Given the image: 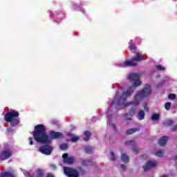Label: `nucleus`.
I'll use <instances>...</instances> for the list:
<instances>
[{
	"label": "nucleus",
	"mask_w": 177,
	"mask_h": 177,
	"mask_svg": "<svg viewBox=\"0 0 177 177\" xmlns=\"http://www.w3.org/2000/svg\"><path fill=\"white\" fill-rule=\"evenodd\" d=\"M175 97H176V95H175V94H170L168 95L169 99L174 100V99H175Z\"/></svg>",
	"instance_id": "obj_29"
},
{
	"label": "nucleus",
	"mask_w": 177,
	"mask_h": 177,
	"mask_svg": "<svg viewBox=\"0 0 177 177\" xmlns=\"http://www.w3.org/2000/svg\"><path fill=\"white\" fill-rule=\"evenodd\" d=\"M154 154L156 156V157H162V156H164V151L159 150L155 152Z\"/></svg>",
	"instance_id": "obj_19"
},
{
	"label": "nucleus",
	"mask_w": 177,
	"mask_h": 177,
	"mask_svg": "<svg viewBox=\"0 0 177 177\" xmlns=\"http://www.w3.org/2000/svg\"><path fill=\"white\" fill-rule=\"evenodd\" d=\"M156 68H157V70H159L160 71H164L165 70V67H164L162 65H157Z\"/></svg>",
	"instance_id": "obj_22"
},
{
	"label": "nucleus",
	"mask_w": 177,
	"mask_h": 177,
	"mask_svg": "<svg viewBox=\"0 0 177 177\" xmlns=\"http://www.w3.org/2000/svg\"><path fill=\"white\" fill-rule=\"evenodd\" d=\"M175 160H177V155L174 157Z\"/></svg>",
	"instance_id": "obj_42"
},
{
	"label": "nucleus",
	"mask_w": 177,
	"mask_h": 177,
	"mask_svg": "<svg viewBox=\"0 0 177 177\" xmlns=\"http://www.w3.org/2000/svg\"><path fill=\"white\" fill-rule=\"evenodd\" d=\"M129 80H130V81H131L133 83V86L124 91L119 99L117 98L116 96L115 97V100L111 103V106H113L117 102L116 104L118 106H121L122 107H128V106L138 107L140 102L143 100V97L149 96V95H151V86L149 84H146L143 91H138L136 93L133 102L125 103L127 98L129 97V96L133 93L135 88H136V86H139L140 84H142V82H140V80H139L138 73H132L129 75Z\"/></svg>",
	"instance_id": "obj_1"
},
{
	"label": "nucleus",
	"mask_w": 177,
	"mask_h": 177,
	"mask_svg": "<svg viewBox=\"0 0 177 177\" xmlns=\"http://www.w3.org/2000/svg\"><path fill=\"white\" fill-rule=\"evenodd\" d=\"M121 160L123 162H125V164H128V162H129V156L126 153H122Z\"/></svg>",
	"instance_id": "obj_11"
},
{
	"label": "nucleus",
	"mask_w": 177,
	"mask_h": 177,
	"mask_svg": "<svg viewBox=\"0 0 177 177\" xmlns=\"http://www.w3.org/2000/svg\"><path fill=\"white\" fill-rule=\"evenodd\" d=\"M81 12L83 13H85V10H81Z\"/></svg>",
	"instance_id": "obj_41"
},
{
	"label": "nucleus",
	"mask_w": 177,
	"mask_h": 177,
	"mask_svg": "<svg viewBox=\"0 0 177 177\" xmlns=\"http://www.w3.org/2000/svg\"><path fill=\"white\" fill-rule=\"evenodd\" d=\"M39 151L43 154L49 156L50 154H52V147L50 145H45V146L41 147L39 149Z\"/></svg>",
	"instance_id": "obj_7"
},
{
	"label": "nucleus",
	"mask_w": 177,
	"mask_h": 177,
	"mask_svg": "<svg viewBox=\"0 0 177 177\" xmlns=\"http://www.w3.org/2000/svg\"><path fill=\"white\" fill-rule=\"evenodd\" d=\"M59 147L61 150H66L68 147V145L67 144H62Z\"/></svg>",
	"instance_id": "obj_23"
},
{
	"label": "nucleus",
	"mask_w": 177,
	"mask_h": 177,
	"mask_svg": "<svg viewBox=\"0 0 177 177\" xmlns=\"http://www.w3.org/2000/svg\"><path fill=\"white\" fill-rule=\"evenodd\" d=\"M85 151H86V153H91L92 148L91 147H86Z\"/></svg>",
	"instance_id": "obj_26"
},
{
	"label": "nucleus",
	"mask_w": 177,
	"mask_h": 177,
	"mask_svg": "<svg viewBox=\"0 0 177 177\" xmlns=\"http://www.w3.org/2000/svg\"><path fill=\"white\" fill-rule=\"evenodd\" d=\"M110 154L111 161H115V155L114 154V152H111Z\"/></svg>",
	"instance_id": "obj_24"
},
{
	"label": "nucleus",
	"mask_w": 177,
	"mask_h": 177,
	"mask_svg": "<svg viewBox=\"0 0 177 177\" xmlns=\"http://www.w3.org/2000/svg\"><path fill=\"white\" fill-rule=\"evenodd\" d=\"M151 120H152V121H157V120H160V114H158V113H153L151 115Z\"/></svg>",
	"instance_id": "obj_18"
},
{
	"label": "nucleus",
	"mask_w": 177,
	"mask_h": 177,
	"mask_svg": "<svg viewBox=\"0 0 177 177\" xmlns=\"http://www.w3.org/2000/svg\"><path fill=\"white\" fill-rule=\"evenodd\" d=\"M121 168L123 171H125L126 168H127V166H125V165H121Z\"/></svg>",
	"instance_id": "obj_32"
},
{
	"label": "nucleus",
	"mask_w": 177,
	"mask_h": 177,
	"mask_svg": "<svg viewBox=\"0 0 177 177\" xmlns=\"http://www.w3.org/2000/svg\"><path fill=\"white\" fill-rule=\"evenodd\" d=\"M68 136L71 137V140L73 142H78V140H80V137L76 136L75 135L72 134L71 133H68Z\"/></svg>",
	"instance_id": "obj_12"
},
{
	"label": "nucleus",
	"mask_w": 177,
	"mask_h": 177,
	"mask_svg": "<svg viewBox=\"0 0 177 177\" xmlns=\"http://www.w3.org/2000/svg\"><path fill=\"white\" fill-rule=\"evenodd\" d=\"M129 48L131 52H135V50H136V47L135 46V44H133V40H131L129 43Z\"/></svg>",
	"instance_id": "obj_14"
},
{
	"label": "nucleus",
	"mask_w": 177,
	"mask_h": 177,
	"mask_svg": "<svg viewBox=\"0 0 177 177\" xmlns=\"http://www.w3.org/2000/svg\"><path fill=\"white\" fill-rule=\"evenodd\" d=\"M129 143H132V141H128V142H127V145H128V144H129Z\"/></svg>",
	"instance_id": "obj_39"
},
{
	"label": "nucleus",
	"mask_w": 177,
	"mask_h": 177,
	"mask_svg": "<svg viewBox=\"0 0 177 177\" xmlns=\"http://www.w3.org/2000/svg\"><path fill=\"white\" fill-rule=\"evenodd\" d=\"M160 177H168V176H167V175H163V176H161Z\"/></svg>",
	"instance_id": "obj_40"
},
{
	"label": "nucleus",
	"mask_w": 177,
	"mask_h": 177,
	"mask_svg": "<svg viewBox=\"0 0 177 177\" xmlns=\"http://www.w3.org/2000/svg\"><path fill=\"white\" fill-rule=\"evenodd\" d=\"M143 60V55H140L139 53H136V57H133L131 61L127 60L121 66L122 67H127V66H136L138 62Z\"/></svg>",
	"instance_id": "obj_4"
},
{
	"label": "nucleus",
	"mask_w": 177,
	"mask_h": 177,
	"mask_svg": "<svg viewBox=\"0 0 177 177\" xmlns=\"http://www.w3.org/2000/svg\"><path fill=\"white\" fill-rule=\"evenodd\" d=\"M32 135L36 142L42 143L43 145L50 143V139H59L63 137L62 133L55 131L50 132V136H48V134H46L45 127L42 124L35 126Z\"/></svg>",
	"instance_id": "obj_2"
},
{
	"label": "nucleus",
	"mask_w": 177,
	"mask_h": 177,
	"mask_svg": "<svg viewBox=\"0 0 177 177\" xmlns=\"http://www.w3.org/2000/svg\"><path fill=\"white\" fill-rule=\"evenodd\" d=\"M0 177H15V175L12 172H6L0 174Z\"/></svg>",
	"instance_id": "obj_15"
},
{
	"label": "nucleus",
	"mask_w": 177,
	"mask_h": 177,
	"mask_svg": "<svg viewBox=\"0 0 177 177\" xmlns=\"http://www.w3.org/2000/svg\"><path fill=\"white\" fill-rule=\"evenodd\" d=\"M172 124H174V121L172 120H167V122H165L166 125H172Z\"/></svg>",
	"instance_id": "obj_30"
},
{
	"label": "nucleus",
	"mask_w": 177,
	"mask_h": 177,
	"mask_svg": "<svg viewBox=\"0 0 177 177\" xmlns=\"http://www.w3.org/2000/svg\"><path fill=\"white\" fill-rule=\"evenodd\" d=\"M158 163L157 162V161L156 160H149L146 165L144 167V171H149V169H150V168H154L156 167H157V165Z\"/></svg>",
	"instance_id": "obj_8"
},
{
	"label": "nucleus",
	"mask_w": 177,
	"mask_h": 177,
	"mask_svg": "<svg viewBox=\"0 0 177 177\" xmlns=\"http://www.w3.org/2000/svg\"><path fill=\"white\" fill-rule=\"evenodd\" d=\"M50 167L51 168V169H56V166L55 165H50Z\"/></svg>",
	"instance_id": "obj_33"
},
{
	"label": "nucleus",
	"mask_w": 177,
	"mask_h": 177,
	"mask_svg": "<svg viewBox=\"0 0 177 177\" xmlns=\"http://www.w3.org/2000/svg\"><path fill=\"white\" fill-rule=\"evenodd\" d=\"M89 138H91V132L89 131H86L84 132V140H89Z\"/></svg>",
	"instance_id": "obj_17"
},
{
	"label": "nucleus",
	"mask_w": 177,
	"mask_h": 177,
	"mask_svg": "<svg viewBox=\"0 0 177 177\" xmlns=\"http://www.w3.org/2000/svg\"><path fill=\"white\" fill-rule=\"evenodd\" d=\"M12 154H13L12 150L5 149L0 153V160H8V158H10V157H12Z\"/></svg>",
	"instance_id": "obj_6"
},
{
	"label": "nucleus",
	"mask_w": 177,
	"mask_h": 177,
	"mask_svg": "<svg viewBox=\"0 0 177 177\" xmlns=\"http://www.w3.org/2000/svg\"><path fill=\"white\" fill-rule=\"evenodd\" d=\"M28 141H29V145H30V146H32V145L34 143V142L32 141V138H29Z\"/></svg>",
	"instance_id": "obj_31"
},
{
	"label": "nucleus",
	"mask_w": 177,
	"mask_h": 177,
	"mask_svg": "<svg viewBox=\"0 0 177 177\" xmlns=\"http://www.w3.org/2000/svg\"><path fill=\"white\" fill-rule=\"evenodd\" d=\"M167 142H168V136H163L159 140L158 143L160 146H165Z\"/></svg>",
	"instance_id": "obj_10"
},
{
	"label": "nucleus",
	"mask_w": 177,
	"mask_h": 177,
	"mask_svg": "<svg viewBox=\"0 0 177 177\" xmlns=\"http://www.w3.org/2000/svg\"><path fill=\"white\" fill-rule=\"evenodd\" d=\"M64 173L68 177H80V173L75 169L71 167H64Z\"/></svg>",
	"instance_id": "obj_5"
},
{
	"label": "nucleus",
	"mask_w": 177,
	"mask_h": 177,
	"mask_svg": "<svg viewBox=\"0 0 177 177\" xmlns=\"http://www.w3.org/2000/svg\"><path fill=\"white\" fill-rule=\"evenodd\" d=\"M36 175H39V177H42L44 175V171H42V170L41 169H37V171H36Z\"/></svg>",
	"instance_id": "obj_21"
},
{
	"label": "nucleus",
	"mask_w": 177,
	"mask_h": 177,
	"mask_svg": "<svg viewBox=\"0 0 177 177\" xmlns=\"http://www.w3.org/2000/svg\"><path fill=\"white\" fill-rule=\"evenodd\" d=\"M62 158L64 160V162H65L66 164H73V162H74V157H68V154L67 153H64Z\"/></svg>",
	"instance_id": "obj_9"
},
{
	"label": "nucleus",
	"mask_w": 177,
	"mask_h": 177,
	"mask_svg": "<svg viewBox=\"0 0 177 177\" xmlns=\"http://www.w3.org/2000/svg\"><path fill=\"white\" fill-rule=\"evenodd\" d=\"M165 107L166 110H169V109H171V102H167L165 104Z\"/></svg>",
	"instance_id": "obj_25"
},
{
	"label": "nucleus",
	"mask_w": 177,
	"mask_h": 177,
	"mask_svg": "<svg viewBox=\"0 0 177 177\" xmlns=\"http://www.w3.org/2000/svg\"><path fill=\"white\" fill-rule=\"evenodd\" d=\"M136 131H138V129H129V130H127V134L132 135V133H135V132H136Z\"/></svg>",
	"instance_id": "obj_20"
},
{
	"label": "nucleus",
	"mask_w": 177,
	"mask_h": 177,
	"mask_svg": "<svg viewBox=\"0 0 177 177\" xmlns=\"http://www.w3.org/2000/svg\"><path fill=\"white\" fill-rule=\"evenodd\" d=\"M50 16L52 17V16H53L52 12L50 13Z\"/></svg>",
	"instance_id": "obj_43"
},
{
	"label": "nucleus",
	"mask_w": 177,
	"mask_h": 177,
	"mask_svg": "<svg viewBox=\"0 0 177 177\" xmlns=\"http://www.w3.org/2000/svg\"><path fill=\"white\" fill-rule=\"evenodd\" d=\"M135 114V109H131L129 111V115H130V117H132V115H133Z\"/></svg>",
	"instance_id": "obj_27"
},
{
	"label": "nucleus",
	"mask_w": 177,
	"mask_h": 177,
	"mask_svg": "<svg viewBox=\"0 0 177 177\" xmlns=\"http://www.w3.org/2000/svg\"><path fill=\"white\" fill-rule=\"evenodd\" d=\"M110 122H111V120H110V118H109L108 121H107V124H108L109 125H110Z\"/></svg>",
	"instance_id": "obj_36"
},
{
	"label": "nucleus",
	"mask_w": 177,
	"mask_h": 177,
	"mask_svg": "<svg viewBox=\"0 0 177 177\" xmlns=\"http://www.w3.org/2000/svg\"><path fill=\"white\" fill-rule=\"evenodd\" d=\"M57 122L56 120L52 121V124H56Z\"/></svg>",
	"instance_id": "obj_38"
},
{
	"label": "nucleus",
	"mask_w": 177,
	"mask_h": 177,
	"mask_svg": "<svg viewBox=\"0 0 177 177\" xmlns=\"http://www.w3.org/2000/svg\"><path fill=\"white\" fill-rule=\"evenodd\" d=\"M24 174L26 177H28V176L32 177V176H31V174L26 170L24 171Z\"/></svg>",
	"instance_id": "obj_28"
},
{
	"label": "nucleus",
	"mask_w": 177,
	"mask_h": 177,
	"mask_svg": "<svg viewBox=\"0 0 177 177\" xmlns=\"http://www.w3.org/2000/svg\"><path fill=\"white\" fill-rule=\"evenodd\" d=\"M8 132H13V129H12V127H10L7 129Z\"/></svg>",
	"instance_id": "obj_34"
},
{
	"label": "nucleus",
	"mask_w": 177,
	"mask_h": 177,
	"mask_svg": "<svg viewBox=\"0 0 177 177\" xmlns=\"http://www.w3.org/2000/svg\"><path fill=\"white\" fill-rule=\"evenodd\" d=\"M17 117H19V112L12 111L6 113L4 120L7 122H10L13 126L19 125L20 121Z\"/></svg>",
	"instance_id": "obj_3"
},
{
	"label": "nucleus",
	"mask_w": 177,
	"mask_h": 177,
	"mask_svg": "<svg viewBox=\"0 0 177 177\" xmlns=\"http://www.w3.org/2000/svg\"><path fill=\"white\" fill-rule=\"evenodd\" d=\"M133 150H134V151H136V152L139 151V149H138V148H134Z\"/></svg>",
	"instance_id": "obj_35"
},
{
	"label": "nucleus",
	"mask_w": 177,
	"mask_h": 177,
	"mask_svg": "<svg viewBox=\"0 0 177 177\" xmlns=\"http://www.w3.org/2000/svg\"><path fill=\"white\" fill-rule=\"evenodd\" d=\"M144 109H145V110H146L147 111V110H149V109L147 108V106H144Z\"/></svg>",
	"instance_id": "obj_37"
},
{
	"label": "nucleus",
	"mask_w": 177,
	"mask_h": 177,
	"mask_svg": "<svg viewBox=\"0 0 177 177\" xmlns=\"http://www.w3.org/2000/svg\"><path fill=\"white\" fill-rule=\"evenodd\" d=\"M82 165H84L86 167H89L91 165H93V162L89 160H82Z\"/></svg>",
	"instance_id": "obj_13"
},
{
	"label": "nucleus",
	"mask_w": 177,
	"mask_h": 177,
	"mask_svg": "<svg viewBox=\"0 0 177 177\" xmlns=\"http://www.w3.org/2000/svg\"><path fill=\"white\" fill-rule=\"evenodd\" d=\"M137 118L140 120H144L145 119V111H140L138 114Z\"/></svg>",
	"instance_id": "obj_16"
}]
</instances>
